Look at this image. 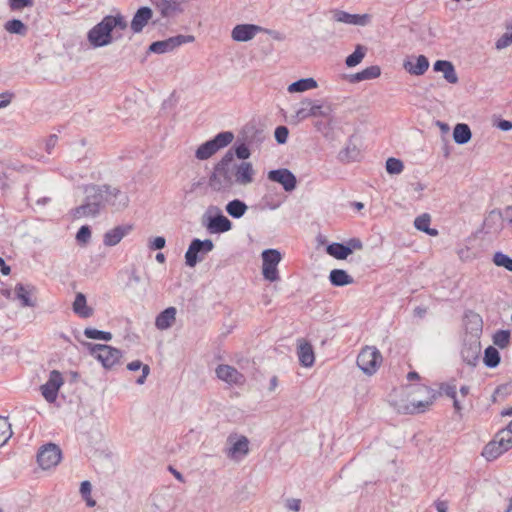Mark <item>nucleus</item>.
Returning a JSON list of instances; mask_svg holds the SVG:
<instances>
[{"mask_svg": "<svg viewBox=\"0 0 512 512\" xmlns=\"http://www.w3.org/2000/svg\"><path fill=\"white\" fill-rule=\"evenodd\" d=\"M128 27L126 17L119 11L115 14H109L94 25L87 32V41L94 49L111 45L114 41L121 38V33Z\"/></svg>", "mask_w": 512, "mask_h": 512, "instance_id": "obj_1", "label": "nucleus"}, {"mask_svg": "<svg viewBox=\"0 0 512 512\" xmlns=\"http://www.w3.org/2000/svg\"><path fill=\"white\" fill-rule=\"evenodd\" d=\"M235 184L233 173V153L227 151L218 161L209 176L208 185L215 192H230Z\"/></svg>", "mask_w": 512, "mask_h": 512, "instance_id": "obj_2", "label": "nucleus"}, {"mask_svg": "<svg viewBox=\"0 0 512 512\" xmlns=\"http://www.w3.org/2000/svg\"><path fill=\"white\" fill-rule=\"evenodd\" d=\"M104 192V184L86 186L84 202L72 210L73 218L80 219L99 215L105 209Z\"/></svg>", "mask_w": 512, "mask_h": 512, "instance_id": "obj_3", "label": "nucleus"}, {"mask_svg": "<svg viewBox=\"0 0 512 512\" xmlns=\"http://www.w3.org/2000/svg\"><path fill=\"white\" fill-rule=\"evenodd\" d=\"M466 319L470 324L473 325L472 329L475 330L476 335L471 336L468 340H465L461 349V357L463 361L468 365L476 366L481 353V344L477 336L482 332L483 322L480 315L473 312L467 314Z\"/></svg>", "mask_w": 512, "mask_h": 512, "instance_id": "obj_4", "label": "nucleus"}, {"mask_svg": "<svg viewBox=\"0 0 512 512\" xmlns=\"http://www.w3.org/2000/svg\"><path fill=\"white\" fill-rule=\"evenodd\" d=\"M332 113L330 104H323L319 101H313L305 98L300 102V106L295 110V114L291 116V123L298 124L309 117H329Z\"/></svg>", "mask_w": 512, "mask_h": 512, "instance_id": "obj_5", "label": "nucleus"}, {"mask_svg": "<svg viewBox=\"0 0 512 512\" xmlns=\"http://www.w3.org/2000/svg\"><path fill=\"white\" fill-rule=\"evenodd\" d=\"M202 225L210 234H221L232 229V222L217 206H210L202 217Z\"/></svg>", "mask_w": 512, "mask_h": 512, "instance_id": "obj_6", "label": "nucleus"}, {"mask_svg": "<svg viewBox=\"0 0 512 512\" xmlns=\"http://www.w3.org/2000/svg\"><path fill=\"white\" fill-rule=\"evenodd\" d=\"M91 356L101 362L104 368L110 369L120 362L121 350L105 344L85 343Z\"/></svg>", "mask_w": 512, "mask_h": 512, "instance_id": "obj_7", "label": "nucleus"}, {"mask_svg": "<svg viewBox=\"0 0 512 512\" xmlns=\"http://www.w3.org/2000/svg\"><path fill=\"white\" fill-rule=\"evenodd\" d=\"M234 139V134L230 131L218 133L213 139L201 144L195 152L198 160H207L218 150L228 146Z\"/></svg>", "mask_w": 512, "mask_h": 512, "instance_id": "obj_8", "label": "nucleus"}, {"mask_svg": "<svg viewBox=\"0 0 512 512\" xmlns=\"http://www.w3.org/2000/svg\"><path fill=\"white\" fill-rule=\"evenodd\" d=\"M214 249V243L210 239L201 240L194 238L185 253V263L188 267H195L205 256Z\"/></svg>", "mask_w": 512, "mask_h": 512, "instance_id": "obj_9", "label": "nucleus"}, {"mask_svg": "<svg viewBox=\"0 0 512 512\" xmlns=\"http://www.w3.org/2000/svg\"><path fill=\"white\" fill-rule=\"evenodd\" d=\"M382 362L380 351L373 346L364 347L357 356V366L367 375L376 373Z\"/></svg>", "mask_w": 512, "mask_h": 512, "instance_id": "obj_10", "label": "nucleus"}, {"mask_svg": "<svg viewBox=\"0 0 512 512\" xmlns=\"http://www.w3.org/2000/svg\"><path fill=\"white\" fill-rule=\"evenodd\" d=\"M281 259V253L276 249H266L262 252V274L264 279L270 282H276L280 279L277 266Z\"/></svg>", "mask_w": 512, "mask_h": 512, "instance_id": "obj_11", "label": "nucleus"}, {"mask_svg": "<svg viewBox=\"0 0 512 512\" xmlns=\"http://www.w3.org/2000/svg\"><path fill=\"white\" fill-rule=\"evenodd\" d=\"M105 208L110 207L113 212L125 210L130 203V198L125 191L108 184H104Z\"/></svg>", "mask_w": 512, "mask_h": 512, "instance_id": "obj_12", "label": "nucleus"}, {"mask_svg": "<svg viewBox=\"0 0 512 512\" xmlns=\"http://www.w3.org/2000/svg\"><path fill=\"white\" fill-rule=\"evenodd\" d=\"M62 458V452L58 445L48 443L43 445L37 453V462L44 469H50L58 465Z\"/></svg>", "mask_w": 512, "mask_h": 512, "instance_id": "obj_13", "label": "nucleus"}, {"mask_svg": "<svg viewBox=\"0 0 512 512\" xmlns=\"http://www.w3.org/2000/svg\"><path fill=\"white\" fill-rule=\"evenodd\" d=\"M64 384V379L58 370H52L49 373V378L41 385L40 390L41 394L44 397V399L48 403H54L58 396V391L61 388V386Z\"/></svg>", "mask_w": 512, "mask_h": 512, "instance_id": "obj_14", "label": "nucleus"}, {"mask_svg": "<svg viewBox=\"0 0 512 512\" xmlns=\"http://www.w3.org/2000/svg\"><path fill=\"white\" fill-rule=\"evenodd\" d=\"M194 41V37L191 35H177L170 37L162 41H155L150 44L149 51L156 54H163L166 52L173 51L175 48L185 43Z\"/></svg>", "mask_w": 512, "mask_h": 512, "instance_id": "obj_15", "label": "nucleus"}, {"mask_svg": "<svg viewBox=\"0 0 512 512\" xmlns=\"http://www.w3.org/2000/svg\"><path fill=\"white\" fill-rule=\"evenodd\" d=\"M268 180L282 185L286 192H292L296 189V176L287 168L270 170L267 174Z\"/></svg>", "mask_w": 512, "mask_h": 512, "instance_id": "obj_16", "label": "nucleus"}, {"mask_svg": "<svg viewBox=\"0 0 512 512\" xmlns=\"http://www.w3.org/2000/svg\"><path fill=\"white\" fill-rule=\"evenodd\" d=\"M233 173L236 184L246 186L253 182L255 171L250 162L237 163L233 158Z\"/></svg>", "mask_w": 512, "mask_h": 512, "instance_id": "obj_17", "label": "nucleus"}, {"mask_svg": "<svg viewBox=\"0 0 512 512\" xmlns=\"http://www.w3.org/2000/svg\"><path fill=\"white\" fill-rule=\"evenodd\" d=\"M218 379L226 382L229 385H241L245 382V377L235 367L220 364L215 370Z\"/></svg>", "mask_w": 512, "mask_h": 512, "instance_id": "obj_18", "label": "nucleus"}, {"mask_svg": "<svg viewBox=\"0 0 512 512\" xmlns=\"http://www.w3.org/2000/svg\"><path fill=\"white\" fill-rule=\"evenodd\" d=\"M333 19L340 23L366 26L370 23L371 16L369 14H350L346 11L334 10Z\"/></svg>", "mask_w": 512, "mask_h": 512, "instance_id": "obj_19", "label": "nucleus"}, {"mask_svg": "<svg viewBox=\"0 0 512 512\" xmlns=\"http://www.w3.org/2000/svg\"><path fill=\"white\" fill-rule=\"evenodd\" d=\"M260 31H262V27L255 24H238L232 29L231 37L237 42H247Z\"/></svg>", "mask_w": 512, "mask_h": 512, "instance_id": "obj_20", "label": "nucleus"}, {"mask_svg": "<svg viewBox=\"0 0 512 512\" xmlns=\"http://www.w3.org/2000/svg\"><path fill=\"white\" fill-rule=\"evenodd\" d=\"M153 11L150 7L143 6L140 7L136 13L134 14L130 29L134 34H138L143 31L144 27L148 24V22L152 19Z\"/></svg>", "mask_w": 512, "mask_h": 512, "instance_id": "obj_21", "label": "nucleus"}, {"mask_svg": "<svg viewBox=\"0 0 512 512\" xmlns=\"http://www.w3.org/2000/svg\"><path fill=\"white\" fill-rule=\"evenodd\" d=\"M132 225H119L115 228L107 231L103 237V243L105 246L117 245L129 232L132 230Z\"/></svg>", "mask_w": 512, "mask_h": 512, "instance_id": "obj_22", "label": "nucleus"}, {"mask_svg": "<svg viewBox=\"0 0 512 512\" xmlns=\"http://www.w3.org/2000/svg\"><path fill=\"white\" fill-rule=\"evenodd\" d=\"M35 291L36 288L33 285H24L22 283L16 284L14 289L16 298L23 307H34L36 305L35 300L32 299Z\"/></svg>", "mask_w": 512, "mask_h": 512, "instance_id": "obj_23", "label": "nucleus"}, {"mask_svg": "<svg viewBox=\"0 0 512 512\" xmlns=\"http://www.w3.org/2000/svg\"><path fill=\"white\" fill-rule=\"evenodd\" d=\"M419 390H422L428 394V398L423 401H412L409 405L406 406V411L410 414L421 413L432 405L435 395L432 389L427 386H420Z\"/></svg>", "mask_w": 512, "mask_h": 512, "instance_id": "obj_24", "label": "nucleus"}, {"mask_svg": "<svg viewBox=\"0 0 512 512\" xmlns=\"http://www.w3.org/2000/svg\"><path fill=\"white\" fill-rule=\"evenodd\" d=\"M297 355L302 366L311 367L314 364L315 356L313 347L303 339L298 340Z\"/></svg>", "mask_w": 512, "mask_h": 512, "instance_id": "obj_25", "label": "nucleus"}, {"mask_svg": "<svg viewBox=\"0 0 512 512\" xmlns=\"http://www.w3.org/2000/svg\"><path fill=\"white\" fill-rule=\"evenodd\" d=\"M177 310L175 307L170 306L160 312L155 319V326L159 330L169 329L176 320Z\"/></svg>", "mask_w": 512, "mask_h": 512, "instance_id": "obj_26", "label": "nucleus"}, {"mask_svg": "<svg viewBox=\"0 0 512 512\" xmlns=\"http://www.w3.org/2000/svg\"><path fill=\"white\" fill-rule=\"evenodd\" d=\"M433 69L436 72L443 73V77L448 83L456 84L458 82L455 68L450 61L437 60L433 65Z\"/></svg>", "mask_w": 512, "mask_h": 512, "instance_id": "obj_27", "label": "nucleus"}, {"mask_svg": "<svg viewBox=\"0 0 512 512\" xmlns=\"http://www.w3.org/2000/svg\"><path fill=\"white\" fill-rule=\"evenodd\" d=\"M404 69L411 75H423L429 68V61L426 56L419 55L416 57V63L412 61H405L403 64Z\"/></svg>", "mask_w": 512, "mask_h": 512, "instance_id": "obj_28", "label": "nucleus"}, {"mask_svg": "<svg viewBox=\"0 0 512 512\" xmlns=\"http://www.w3.org/2000/svg\"><path fill=\"white\" fill-rule=\"evenodd\" d=\"M72 308L73 312L81 318H89L93 315V309L87 306L86 297L81 292L76 294Z\"/></svg>", "mask_w": 512, "mask_h": 512, "instance_id": "obj_29", "label": "nucleus"}, {"mask_svg": "<svg viewBox=\"0 0 512 512\" xmlns=\"http://www.w3.org/2000/svg\"><path fill=\"white\" fill-rule=\"evenodd\" d=\"M440 392L453 400V408L455 412L461 415L463 407L457 398V386L454 382L442 383L440 385Z\"/></svg>", "mask_w": 512, "mask_h": 512, "instance_id": "obj_30", "label": "nucleus"}, {"mask_svg": "<svg viewBox=\"0 0 512 512\" xmlns=\"http://www.w3.org/2000/svg\"><path fill=\"white\" fill-rule=\"evenodd\" d=\"M329 280L335 287H342L354 282V279L343 269H333L329 274Z\"/></svg>", "mask_w": 512, "mask_h": 512, "instance_id": "obj_31", "label": "nucleus"}, {"mask_svg": "<svg viewBox=\"0 0 512 512\" xmlns=\"http://www.w3.org/2000/svg\"><path fill=\"white\" fill-rule=\"evenodd\" d=\"M472 133L470 127L465 123H458L453 130V139L455 143L464 145L471 140Z\"/></svg>", "mask_w": 512, "mask_h": 512, "instance_id": "obj_32", "label": "nucleus"}, {"mask_svg": "<svg viewBox=\"0 0 512 512\" xmlns=\"http://www.w3.org/2000/svg\"><path fill=\"white\" fill-rule=\"evenodd\" d=\"M246 203L240 199H234L226 204V212L235 219L241 218L247 211Z\"/></svg>", "mask_w": 512, "mask_h": 512, "instance_id": "obj_33", "label": "nucleus"}, {"mask_svg": "<svg viewBox=\"0 0 512 512\" xmlns=\"http://www.w3.org/2000/svg\"><path fill=\"white\" fill-rule=\"evenodd\" d=\"M249 452V440L245 436H240L229 449L228 455L232 458L246 456Z\"/></svg>", "mask_w": 512, "mask_h": 512, "instance_id": "obj_34", "label": "nucleus"}, {"mask_svg": "<svg viewBox=\"0 0 512 512\" xmlns=\"http://www.w3.org/2000/svg\"><path fill=\"white\" fill-rule=\"evenodd\" d=\"M431 217L428 213H424L418 217H416L414 221V226L417 230L426 233L429 236H437L438 230L435 228H430Z\"/></svg>", "mask_w": 512, "mask_h": 512, "instance_id": "obj_35", "label": "nucleus"}, {"mask_svg": "<svg viewBox=\"0 0 512 512\" xmlns=\"http://www.w3.org/2000/svg\"><path fill=\"white\" fill-rule=\"evenodd\" d=\"M155 3L164 17L172 16L176 12L181 11L180 3L176 0H156Z\"/></svg>", "mask_w": 512, "mask_h": 512, "instance_id": "obj_36", "label": "nucleus"}, {"mask_svg": "<svg viewBox=\"0 0 512 512\" xmlns=\"http://www.w3.org/2000/svg\"><path fill=\"white\" fill-rule=\"evenodd\" d=\"M326 250L330 256H333L338 260H344L351 254V250L348 246L338 242L329 244Z\"/></svg>", "mask_w": 512, "mask_h": 512, "instance_id": "obj_37", "label": "nucleus"}, {"mask_svg": "<svg viewBox=\"0 0 512 512\" xmlns=\"http://www.w3.org/2000/svg\"><path fill=\"white\" fill-rule=\"evenodd\" d=\"M317 87V82L313 78H302L288 86V91L290 93L296 92H304L307 90H311Z\"/></svg>", "mask_w": 512, "mask_h": 512, "instance_id": "obj_38", "label": "nucleus"}, {"mask_svg": "<svg viewBox=\"0 0 512 512\" xmlns=\"http://www.w3.org/2000/svg\"><path fill=\"white\" fill-rule=\"evenodd\" d=\"M283 202L284 197L278 193L273 194L271 189H268V192L262 197L263 207L270 210H276Z\"/></svg>", "mask_w": 512, "mask_h": 512, "instance_id": "obj_39", "label": "nucleus"}, {"mask_svg": "<svg viewBox=\"0 0 512 512\" xmlns=\"http://www.w3.org/2000/svg\"><path fill=\"white\" fill-rule=\"evenodd\" d=\"M491 441L497 444L503 453L512 448V436L505 429L500 430Z\"/></svg>", "mask_w": 512, "mask_h": 512, "instance_id": "obj_40", "label": "nucleus"}, {"mask_svg": "<svg viewBox=\"0 0 512 512\" xmlns=\"http://www.w3.org/2000/svg\"><path fill=\"white\" fill-rule=\"evenodd\" d=\"M4 29L10 34L26 36L28 27L20 19H11L4 24Z\"/></svg>", "mask_w": 512, "mask_h": 512, "instance_id": "obj_41", "label": "nucleus"}, {"mask_svg": "<svg viewBox=\"0 0 512 512\" xmlns=\"http://www.w3.org/2000/svg\"><path fill=\"white\" fill-rule=\"evenodd\" d=\"M500 360V354L495 347L489 346L485 349L483 362L488 368L497 367L500 363Z\"/></svg>", "mask_w": 512, "mask_h": 512, "instance_id": "obj_42", "label": "nucleus"}, {"mask_svg": "<svg viewBox=\"0 0 512 512\" xmlns=\"http://www.w3.org/2000/svg\"><path fill=\"white\" fill-rule=\"evenodd\" d=\"M127 369L130 371H137L139 369L142 370V374L139 378H137L136 383L142 385L145 383L147 376L150 373V368L148 365H144L140 360H135L130 362L127 365Z\"/></svg>", "mask_w": 512, "mask_h": 512, "instance_id": "obj_43", "label": "nucleus"}, {"mask_svg": "<svg viewBox=\"0 0 512 512\" xmlns=\"http://www.w3.org/2000/svg\"><path fill=\"white\" fill-rule=\"evenodd\" d=\"M493 344L500 349H505L510 345V331L509 330H498L494 333Z\"/></svg>", "mask_w": 512, "mask_h": 512, "instance_id": "obj_44", "label": "nucleus"}, {"mask_svg": "<svg viewBox=\"0 0 512 512\" xmlns=\"http://www.w3.org/2000/svg\"><path fill=\"white\" fill-rule=\"evenodd\" d=\"M502 454L503 452L501 451L500 447H498V445L492 441L487 443L482 451V456L488 461H493Z\"/></svg>", "mask_w": 512, "mask_h": 512, "instance_id": "obj_45", "label": "nucleus"}, {"mask_svg": "<svg viewBox=\"0 0 512 512\" xmlns=\"http://www.w3.org/2000/svg\"><path fill=\"white\" fill-rule=\"evenodd\" d=\"M364 57L365 48L361 45H357L355 51L346 58L345 64L348 67H355L363 60Z\"/></svg>", "mask_w": 512, "mask_h": 512, "instance_id": "obj_46", "label": "nucleus"}, {"mask_svg": "<svg viewBox=\"0 0 512 512\" xmlns=\"http://www.w3.org/2000/svg\"><path fill=\"white\" fill-rule=\"evenodd\" d=\"M84 335L89 339L110 341L112 339V334L107 331L97 330L95 328H85Z\"/></svg>", "mask_w": 512, "mask_h": 512, "instance_id": "obj_47", "label": "nucleus"}, {"mask_svg": "<svg viewBox=\"0 0 512 512\" xmlns=\"http://www.w3.org/2000/svg\"><path fill=\"white\" fill-rule=\"evenodd\" d=\"M493 262L496 266L504 267L512 272V258L502 252H496L493 256Z\"/></svg>", "mask_w": 512, "mask_h": 512, "instance_id": "obj_48", "label": "nucleus"}, {"mask_svg": "<svg viewBox=\"0 0 512 512\" xmlns=\"http://www.w3.org/2000/svg\"><path fill=\"white\" fill-rule=\"evenodd\" d=\"M12 435L11 426L5 417L0 416V447L4 445Z\"/></svg>", "mask_w": 512, "mask_h": 512, "instance_id": "obj_49", "label": "nucleus"}, {"mask_svg": "<svg viewBox=\"0 0 512 512\" xmlns=\"http://www.w3.org/2000/svg\"><path fill=\"white\" fill-rule=\"evenodd\" d=\"M404 169L403 162L400 159L390 157L386 161V171L391 175L400 174Z\"/></svg>", "mask_w": 512, "mask_h": 512, "instance_id": "obj_50", "label": "nucleus"}, {"mask_svg": "<svg viewBox=\"0 0 512 512\" xmlns=\"http://www.w3.org/2000/svg\"><path fill=\"white\" fill-rule=\"evenodd\" d=\"M359 154V151L356 148V145H354L351 140L347 144V146L341 151V157L342 159H346L347 161H353L357 158Z\"/></svg>", "mask_w": 512, "mask_h": 512, "instance_id": "obj_51", "label": "nucleus"}, {"mask_svg": "<svg viewBox=\"0 0 512 512\" xmlns=\"http://www.w3.org/2000/svg\"><path fill=\"white\" fill-rule=\"evenodd\" d=\"M91 238V229L88 225H83L80 227L76 234V240L79 244H87Z\"/></svg>", "mask_w": 512, "mask_h": 512, "instance_id": "obj_52", "label": "nucleus"}, {"mask_svg": "<svg viewBox=\"0 0 512 512\" xmlns=\"http://www.w3.org/2000/svg\"><path fill=\"white\" fill-rule=\"evenodd\" d=\"M364 80L375 79L380 76L381 69L377 65H372L361 71Z\"/></svg>", "mask_w": 512, "mask_h": 512, "instance_id": "obj_53", "label": "nucleus"}, {"mask_svg": "<svg viewBox=\"0 0 512 512\" xmlns=\"http://www.w3.org/2000/svg\"><path fill=\"white\" fill-rule=\"evenodd\" d=\"M289 130L286 126H278L275 129L274 136L279 144H285L287 142Z\"/></svg>", "mask_w": 512, "mask_h": 512, "instance_id": "obj_54", "label": "nucleus"}, {"mask_svg": "<svg viewBox=\"0 0 512 512\" xmlns=\"http://www.w3.org/2000/svg\"><path fill=\"white\" fill-rule=\"evenodd\" d=\"M33 0H9V7L12 11H19L26 7H32Z\"/></svg>", "mask_w": 512, "mask_h": 512, "instance_id": "obj_55", "label": "nucleus"}, {"mask_svg": "<svg viewBox=\"0 0 512 512\" xmlns=\"http://www.w3.org/2000/svg\"><path fill=\"white\" fill-rule=\"evenodd\" d=\"M235 155L241 160H246L250 157L251 153L245 143H241L235 146Z\"/></svg>", "mask_w": 512, "mask_h": 512, "instance_id": "obj_56", "label": "nucleus"}, {"mask_svg": "<svg viewBox=\"0 0 512 512\" xmlns=\"http://www.w3.org/2000/svg\"><path fill=\"white\" fill-rule=\"evenodd\" d=\"M512 43V32H506L504 33L497 41H496V48L501 50L503 48H506Z\"/></svg>", "mask_w": 512, "mask_h": 512, "instance_id": "obj_57", "label": "nucleus"}, {"mask_svg": "<svg viewBox=\"0 0 512 512\" xmlns=\"http://www.w3.org/2000/svg\"><path fill=\"white\" fill-rule=\"evenodd\" d=\"M165 244V238L162 236H158L149 241L148 247L150 250H161L165 247Z\"/></svg>", "mask_w": 512, "mask_h": 512, "instance_id": "obj_58", "label": "nucleus"}, {"mask_svg": "<svg viewBox=\"0 0 512 512\" xmlns=\"http://www.w3.org/2000/svg\"><path fill=\"white\" fill-rule=\"evenodd\" d=\"M285 507L288 510L298 512L301 508V500L296 498L287 499L285 502Z\"/></svg>", "mask_w": 512, "mask_h": 512, "instance_id": "obj_59", "label": "nucleus"}, {"mask_svg": "<svg viewBox=\"0 0 512 512\" xmlns=\"http://www.w3.org/2000/svg\"><path fill=\"white\" fill-rule=\"evenodd\" d=\"M13 97H14V94L11 92L6 91V92L1 93L0 94V109L7 107L11 103Z\"/></svg>", "mask_w": 512, "mask_h": 512, "instance_id": "obj_60", "label": "nucleus"}, {"mask_svg": "<svg viewBox=\"0 0 512 512\" xmlns=\"http://www.w3.org/2000/svg\"><path fill=\"white\" fill-rule=\"evenodd\" d=\"M58 141V137L55 134H52L48 137L45 144V150L48 154H51L53 149L55 148Z\"/></svg>", "mask_w": 512, "mask_h": 512, "instance_id": "obj_61", "label": "nucleus"}, {"mask_svg": "<svg viewBox=\"0 0 512 512\" xmlns=\"http://www.w3.org/2000/svg\"><path fill=\"white\" fill-rule=\"evenodd\" d=\"M345 245L350 248L351 253L353 250H360L363 247L362 241L359 238H351Z\"/></svg>", "mask_w": 512, "mask_h": 512, "instance_id": "obj_62", "label": "nucleus"}, {"mask_svg": "<svg viewBox=\"0 0 512 512\" xmlns=\"http://www.w3.org/2000/svg\"><path fill=\"white\" fill-rule=\"evenodd\" d=\"M92 486L89 481H83L80 485V493L84 499L91 494Z\"/></svg>", "mask_w": 512, "mask_h": 512, "instance_id": "obj_63", "label": "nucleus"}, {"mask_svg": "<svg viewBox=\"0 0 512 512\" xmlns=\"http://www.w3.org/2000/svg\"><path fill=\"white\" fill-rule=\"evenodd\" d=\"M497 127L502 131H510L512 129V122L509 120L501 119L498 121Z\"/></svg>", "mask_w": 512, "mask_h": 512, "instance_id": "obj_64", "label": "nucleus"}]
</instances>
